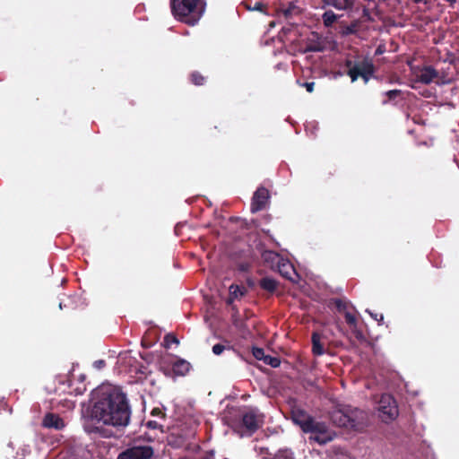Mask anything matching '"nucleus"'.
<instances>
[{"mask_svg":"<svg viewBox=\"0 0 459 459\" xmlns=\"http://www.w3.org/2000/svg\"><path fill=\"white\" fill-rule=\"evenodd\" d=\"M303 86L306 88L307 92H313L314 87H315V82H305L303 84Z\"/></svg>","mask_w":459,"mask_h":459,"instance_id":"obj_38","label":"nucleus"},{"mask_svg":"<svg viewBox=\"0 0 459 459\" xmlns=\"http://www.w3.org/2000/svg\"><path fill=\"white\" fill-rule=\"evenodd\" d=\"M270 199V192L264 186H259L254 193L251 202V212L255 213L264 210Z\"/></svg>","mask_w":459,"mask_h":459,"instance_id":"obj_8","label":"nucleus"},{"mask_svg":"<svg viewBox=\"0 0 459 459\" xmlns=\"http://www.w3.org/2000/svg\"><path fill=\"white\" fill-rule=\"evenodd\" d=\"M330 420L336 427L361 431L366 427L367 414L358 408L341 405L330 411Z\"/></svg>","mask_w":459,"mask_h":459,"instance_id":"obj_3","label":"nucleus"},{"mask_svg":"<svg viewBox=\"0 0 459 459\" xmlns=\"http://www.w3.org/2000/svg\"><path fill=\"white\" fill-rule=\"evenodd\" d=\"M233 325L238 328L239 330H244L247 328L246 323L240 319L235 318L233 320Z\"/></svg>","mask_w":459,"mask_h":459,"instance_id":"obj_34","label":"nucleus"},{"mask_svg":"<svg viewBox=\"0 0 459 459\" xmlns=\"http://www.w3.org/2000/svg\"><path fill=\"white\" fill-rule=\"evenodd\" d=\"M252 354L257 360L263 361L264 358L265 357L264 349L259 347H253Z\"/></svg>","mask_w":459,"mask_h":459,"instance_id":"obj_30","label":"nucleus"},{"mask_svg":"<svg viewBox=\"0 0 459 459\" xmlns=\"http://www.w3.org/2000/svg\"><path fill=\"white\" fill-rule=\"evenodd\" d=\"M263 362L266 365L271 366L272 368H278L281 365V360L277 357H273L270 355H265L263 359Z\"/></svg>","mask_w":459,"mask_h":459,"instance_id":"obj_25","label":"nucleus"},{"mask_svg":"<svg viewBox=\"0 0 459 459\" xmlns=\"http://www.w3.org/2000/svg\"><path fill=\"white\" fill-rule=\"evenodd\" d=\"M101 364H104V361H103V360H100V361L99 366H101Z\"/></svg>","mask_w":459,"mask_h":459,"instance_id":"obj_43","label":"nucleus"},{"mask_svg":"<svg viewBox=\"0 0 459 459\" xmlns=\"http://www.w3.org/2000/svg\"><path fill=\"white\" fill-rule=\"evenodd\" d=\"M366 311H367V312L371 316V317H372V318H374V319H375L376 321H377L379 324H380L381 322H383V320H384V316H383V314L372 313V312H370V311H369V310H368V309H367Z\"/></svg>","mask_w":459,"mask_h":459,"instance_id":"obj_35","label":"nucleus"},{"mask_svg":"<svg viewBox=\"0 0 459 459\" xmlns=\"http://www.w3.org/2000/svg\"><path fill=\"white\" fill-rule=\"evenodd\" d=\"M172 369L176 375L185 376L190 369V363L179 359L173 363Z\"/></svg>","mask_w":459,"mask_h":459,"instance_id":"obj_18","label":"nucleus"},{"mask_svg":"<svg viewBox=\"0 0 459 459\" xmlns=\"http://www.w3.org/2000/svg\"><path fill=\"white\" fill-rule=\"evenodd\" d=\"M385 94L387 97V100H384L383 104H386L388 101L394 100L397 97L402 95V91L397 89L390 90L387 91Z\"/></svg>","mask_w":459,"mask_h":459,"instance_id":"obj_27","label":"nucleus"},{"mask_svg":"<svg viewBox=\"0 0 459 459\" xmlns=\"http://www.w3.org/2000/svg\"><path fill=\"white\" fill-rule=\"evenodd\" d=\"M345 66L348 68L347 74L350 76L352 82L359 77H361L364 82L368 83L375 73V65L369 58H364L361 61L355 62L347 59L345 61Z\"/></svg>","mask_w":459,"mask_h":459,"instance_id":"obj_5","label":"nucleus"},{"mask_svg":"<svg viewBox=\"0 0 459 459\" xmlns=\"http://www.w3.org/2000/svg\"><path fill=\"white\" fill-rule=\"evenodd\" d=\"M322 335L317 333L314 332L312 333L311 342H312V353L315 356H321L325 353V347L324 343L321 342Z\"/></svg>","mask_w":459,"mask_h":459,"instance_id":"obj_16","label":"nucleus"},{"mask_svg":"<svg viewBox=\"0 0 459 459\" xmlns=\"http://www.w3.org/2000/svg\"><path fill=\"white\" fill-rule=\"evenodd\" d=\"M291 419L296 425L300 427L303 432L312 434L310 439L316 443L324 445L332 440L325 423L316 421L306 411L300 408H293L291 410Z\"/></svg>","mask_w":459,"mask_h":459,"instance_id":"obj_2","label":"nucleus"},{"mask_svg":"<svg viewBox=\"0 0 459 459\" xmlns=\"http://www.w3.org/2000/svg\"><path fill=\"white\" fill-rule=\"evenodd\" d=\"M446 2H448L450 4H453L454 3L456 2V0H446Z\"/></svg>","mask_w":459,"mask_h":459,"instance_id":"obj_41","label":"nucleus"},{"mask_svg":"<svg viewBox=\"0 0 459 459\" xmlns=\"http://www.w3.org/2000/svg\"><path fill=\"white\" fill-rule=\"evenodd\" d=\"M151 415L152 416H158V417H162L164 418L165 417V414L163 413V411H161V409L156 407V408H153L151 411Z\"/></svg>","mask_w":459,"mask_h":459,"instance_id":"obj_36","label":"nucleus"},{"mask_svg":"<svg viewBox=\"0 0 459 459\" xmlns=\"http://www.w3.org/2000/svg\"><path fill=\"white\" fill-rule=\"evenodd\" d=\"M230 295L227 299V304L231 305L236 299L242 298L247 294V289L238 284H231L229 288Z\"/></svg>","mask_w":459,"mask_h":459,"instance_id":"obj_15","label":"nucleus"},{"mask_svg":"<svg viewBox=\"0 0 459 459\" xmlns=\"http://www.w3.org/2000/svg\"><path fill=\"white\" fill-rule=\"evenodd\" d=\"M341 16L342 15L335 13L332 10H327L322 14L323 24L325 27L330 28L338 21Z\"/></svg>","mask_w":459,"mask_h":459,"instance_id":"obj_19","label":"nucleus"},{"mask_svg":"<svg viewBox=\"0 0 459 459\" xmlns=\"http://www.w3.org/2000/svg\"><path fill=\"white\" fill-rule=\"evenodd\" d=\"M101 364H104V361H103V360H100V361L99 366H101Z\"/></svg>","mask_w":459,"mask_h":459,"instance_id":"obj_42","label":"nucleus"},{"mask_svg":"<svg viewBox=\"0 0 459 459\" xmlns=\"http://www.w3.org/2000/svg\"><path fill=\"white\" fill-rule=\"evenodd\" d=\"M146 426L149 428V429H158L161 427V425H160L157 421L155 420H149L147 421L146 423Z\"/></svg>","mask_w":459,"mask_h":459,"instance_id":"obj_37","label":"nucleus"},{"mask_svg":"<svg viewBox=\"0 0 459 459\" xmlns=\"http://www.w3.org/2000/svg\"><path fill=\"white\" fill-rule=\"evenodd\" d=\"M330 305H334L336 310L339 313H343V314L345 313V311H348L350 309V307H351V304L347 300L342 299H331Z\"/></svg>","mask_w":459,"mask_h":459,"instance_id":"obj_21","label":"nucleus"},{"mask_svg":"<svg viewBox=\"0 0 459 459\" xmlns=\"http://www.w3.org/2000/svg\"><path fill=\"white\" fill-rule=\"evenodd\" d=\"M226 349L227 347L225 345L217 343L212 346V352L215 355H221ZM228 349H230V347H228Z\"/></svg>","mask_w":459,"mask_h":459,"instance_id":"obj_32","label":"nucleus"},{"mask_svg":"<svg viewBox=\"0 0 459 459\" xmlns=\"http://www.w3.org/2000/svg\"><path fill=\"white\" fill-rule=\"evenodd\" d=\"M344 317H345V321H346L347 325L351 328L357 327V323H358L357 318H356L355 315L350 311V309L348 311H345Z\"/></svg>","mask_w":459,"mask_h":459,"instance_id":"obj_24","label":"nucleus"},{"mask_svg":"<svg viewBox=\"0 0 459 459\" xmlns=\"http://www.w3.org/2000/svg\"><path fill=\"white\" fill-rule=\"evenodd\" d=\"M241 426L245 428L248 435L254 434L261 426V420L255 410H249L243 413Z\"/></svg>","mask_w":459,"mask_h":459,"instance_id":"obj_9","label":"nucleus"},{"mask_svg":"<svg viewBox=\"0 0 459 459\" xmlns=\"http://www.w3.org/2000/svg\"><path fill=\"white\" fill-rule=\"evenodd\" d=\"M165 347L169 348L172 343L178 344L179 342L178 339L171 333L166 334L164 337Z\"/></svg>","mask_w":459,"mask_h":459,"instance_id":"obj_29","label":"nucleus"},{"mask_svg":"<svg viewBox=\"0 0 459 459\" xmlns=\"http://www.w3.org/2000/svg\"><path fill=\"white\" fill-rule=\"evenodd\" d=\"M261 257L264 260V262L270 264H277L278 261H281V258H280L278 253L271 250H264L261 254Z\"/></svg>","mask_w":459,"mask_h":459,"instance_id":"obj_20","label":"nucleus"},{"mask_svg":"<svg viewBox=\"0 0 459 459\" xmlns=\"http://www.w3.org/2000/svg\"><path fill=\"white\" fill-rule=\"evenodd\" d=\"M281 11L283 12L284 16L288 18L292 14L298 13V7L294 4L290 3L287 8H283L281 6Z\"/></svg>","mask_w":459,"mask_h":459,"instance_id":"obj_28","label":"nucleus"},{"mask_svg":"<svg viewBox=\"0 0 459 459\" xmlns=\"http://www.w3.org/2000/svg\"><path fill=\"white\" fill-rule=\"evenodd\" d=\"M411 2H413L414 4H427L429 0H411Z\"/></svg>","mask_w":459,"mask_h":459,"instance_id":"obj_39","label":"nucleus"},{"mask_svg":"<svg viewBox=\"0 0 459 459\" xmlns=\"http://www.w3.org/2000/svg\"><path fill=\"white\" fill-rule=\"evenodd\" d=\"M378 411L383 421L394 420L398 416V407L394 397L383 394L379 401Z\"/></svg>","mask_w":459,"mask_h":459,"instance_id":"obj_6","label":"nucleus"},{"mask_svg":"<svg viewBox=\"0 0 459 459\" xmlns=\"http://www.w3.org/2000/svg\"><path fill=\"white\" fill-rule=\"evenodd\" d=\"M362 18L367 22H373V18L370 13V10L368 7L364 6L362 9Z\"/></svg>","mask_w":459,"mask_h":459,"instance_id":"obj_33","label":"nucleus"},{"mask_svg":"<svg viewBox=\"0 0 459 459\" xmlns=\"http://www.w3.org/2000/svg\"><path fill=\"white\" fill-rule=\"evenodd\" d=\"M174 17L187 25H195L203 16L206 0H170Z\"/></svg>","mask_w":459,"mask_h":459,"instance_id":"obj_4","label":"nucleus"},{"mask_svg":"<svg viewBox=\"0 0 459 459\" xmlns=\"http://www.w3.org/2000/svg\"><path fill=\"white\" fill-rule=\"evenodd\" d=\"M97 394L98 399L91 409L93 419L113 427L129 424L131 408L126 394L119 387H102Z\"/></svg>","mask_w":459,"mask_h":459,"instance_id":"obj_1","label":"nucleus"},{"mask_svg":"<svg viewBox=\"0 0 459 459\" xmlns=\"http://www.w3.org/2000/svg\"><path fill=\"white\" fill-rule=\"evenodd\" d=\"M356 0H322V3L337 11L349 12L354 7Z\"/></svg>","mask_w":459,"mask_h":459,"instance_id":"obj_10","label":"nucleus"},{"mask_svg":"<svg viewBox=\"0 0 459 459\" xmlns=\"http://www.w3.org/2000/svg\"><path fill=\"white\" fill-rule=\"evenodd\" d=\"M42 425L48 429L60 430L65 427L63 419L55 413H47L43 419Z\"/></svg>","mask_w":459,"mask_h":459,"instance_id":"obj_11","label":"nucleus"},{"mask_svg":"<svg viewBox=\"0 0 459 459\" xmlns=\"http://www.w3.org/2000/svg\"><path fill=\"white\" fill-rule=\"evenodd\" d=\"M153 448L151 446H134L122 452L117 459H151Z\"/></svg>","mask_w":459,"mask_h":459,"instance_id":"obj_7","label":"nucleus"},{"mask_svg":"<svg viewBox=\"0 0 459 459\" xmlns=\"http://www.w3.org/2000/svg\"><path fill=\"white\" fill-rule=\"evenodd\" d=\"M272 459H294V455L290 449H281Z\"/></svg>","mask_w":459,"mask_h":459,"instance_id":"obj_23","label":"nucleus"},{"mask_svg":"<svg viewBox=\"0 0 459 459\" xmlns=\"http://www.w3.org/2000/svg\"><path fill=\"white\" fill-rule=\"evenodd\" d=\"M438 72L431 65H425L421 68L418 75V81L424 84L431 83L434 79L437 78Z\"/></svg>","mask_w":459,"mask_h":459,"instance_id":"obj_13","label":"nucleus"},{"mask_svg":"<svg viewBox=\"0 0 459 459\" xmlns=\"http://www.w3.org/2000/svg\"><path fill=\"white\" fill-rule=\"evenodd\" d=\"M76 390H77V394H82L85 391V387H83L82 390H79V389H76Z\"/></svg>","mask_w":459,"mask_h":459,"instance_id":"obj_40","label":"nucleus"},{"mask_svg":"<svg viewBox=\"0 0 459 459\" xmlns=\"http://www.w3.org/2000/svg\"><path fill=\"white\" fill-rule=\"evenodd\" d=\"M251 264L249 262H239L237 264V270L242 273H247L250 270Z\"/></svg>","mask_w":459,"mask_h":459,"instance_id":"obj_31","label":"nucleus"},{"mask_svg":"<svg viewBox=\"0 0 459 459\" xmlns=\"http://www.w3.org/2000/svg\"><path fill=\"white\" fill-rule=\"evenodd\" d=\"M248 11H257L263 13H267V4L257 0H246L241 4Z\"/></svg>","mask_w":459,"mask_h":459,"instance_id":"obj_17","label":"nucleus"},{"mask_svg":"<svg viewBox=\"0 0 459 459\" xmlns=\"http://www.w3.org/2000/svg\"><path fill=\"white\" fill-rule=\"evenodd\" d=\"M258 285L267 293L266 298H269L278 290L279 281L272 277L266 276L259 280Z\"/></svg>","mask_w":459,"mask_h":459,"instance_id":"obj_12","label":"nucleus"},{"mask_svg":"<svg viewBox=\"0 0 459 459\" xmlns=\"http://www.w3.org/2000/svg\"><path fill=\"white\" fill-rule=\"evenodd\" d=\"M277 266L278 271L281 276L288 280L293 281L291 275L295 274L296 273L294 267L290 262L281 259V261L277 262Z\"/></svg>","mask_w":459,"mask_h":459,"instance_id":"obj_14","label":"nucleus"},{"mask_svg":"<svg viewBox=\"0 0 459 459\" xmlns=\"http://www.w3.org/2000/svg\"><path fill=\"white\" fill-rule=\"evenodd\" d=\"M190 81L193 84L196 86H201L204 84L205 77L202 75L199 72L194 71L190 74Z\"/></svg>","mask_w":459,"mask_h":459,"instance_id":"obj_22","label":"nucleus"},{"mask_svg":"<svg viewBox=\"0 0 459 459\" xmlns=\"http://www.w3.org/2000/svg\"><path fill=\"white\" fill-rule=\"evenodd\" d=\"M358 27H359L358 22L354 21L350 25L345 26L343 28L342 34L343 35L355 34L357 32V30H358Z\"/></svg>","mask_w":459,"mask_h":459,"instance_id":"obj_26","label":"nucleus"}]
</instances>
